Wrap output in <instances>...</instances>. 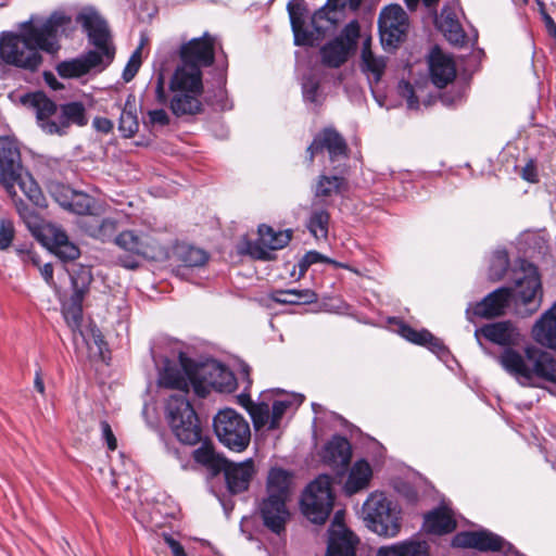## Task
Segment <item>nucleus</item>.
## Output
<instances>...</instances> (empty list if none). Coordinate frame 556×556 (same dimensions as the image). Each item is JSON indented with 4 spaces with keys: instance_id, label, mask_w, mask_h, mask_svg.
Here are the masks:
<instances>
[{
    "instance_id": "nucleus-1",
    "label": "nucleus",
    "mask_w": 556,
    "mask_h": 556,
    "mask_svg": "<svg viewBox=\"0 0 556 556\" xmlns=\"http://www.w3.org/2000/svg\"><path fill=\"white\" fill-rule=\"evenodd\" d=\"M72 30V17L55 11L46 18L31 16L20 25V31L0 34V62L30 73L43 63L41 52L56 55L61 38Z\"/></svg>"
},
{
    "instance_id": "nucleus-2",
    "label": "nucleus",
    "mask_w": 556,
    "mask_h": 556,
    "mask_svg": "<svg viewBox=\"0 0 556 556\" xmlns=\"http://www.w3.org/2000/svg\"><path fill=\"white\" fill-rule=\"evenodd\" d=\"M516 291L509 288H498L489 293L471 308L467 314L481 318H495L505 314L511 300H514L518 313L529 316L535 313L542 303L543 290L538 268L525 258H518L515 264Z\"/></svg>"
},
{
    "instance_id": "nucleus-3",
    "label": "nucleus",
    "mask_w": 556,
    "mask_h": 556,
    "mask_svg": "<svg viewBox=\"0 0 556 556\" xmlns=\"http://www.w3.org/2000/svg\"><path fill=\"white\" fill-rule=\"evenodd\" d=\"M497 362L522 387L540 388L542 381L556 384V358L541 346L504 349Z\"/></svg>"
},
{
    "instance_id": "nucleus-4",
    "label": "nucleus",
    "mask_w": 556,
    "mask_h": 556,
    "mask_svg": "<svg viewBox=\"0 0 556 556\" xmlns=\"http://www.w3.org/2000/svg\"><path fill=\"white\" fill-rule=\"evenodd\" d=\"M292 476L282 468H271L266 479L265 495L257 502V514L273 533H285L291 514L287 503L291 497Z\"/></svg>"
},
{
    "instance_id": "nucleus-5",
    "label": "nucleus",
    "mask_w": 556,
    "mask_h": 556,
    "mask_svg": "<svg viewBox=\"0 0 556 556\" xmlns=\"http://www.w3.org/2000/svg\"><path fill=\"white\" fill-rule=\"evenodd\" d=\"M0 184L7 192L16 195L15 186L35 204H40L41 190L35 179L24 170L18 143L10 137L0 138Z\"/></svg>"
},
{
    "instance_id": "nucleus-6",
    "label": "nucleus",
    "mask_w": 556,
    "mask_h": 556,
    "mask_svg": "<svg viewBox=\"0 0 556 556\" xmlns=\"http://www.w3.org/2000/svg\"><path fill=\"white\" fill-rule=\"evenodd\" d=\"M215 39L205 33L200 38H193L181 45L179 56L181 65L175 71V84L180 86L188 78L191 85L199 86V78L202 79V66H211L215 59Z\"/></svg>"
},
{
    "instance_id": "nucleus-7",
    "label": "nucleus",
    "mask_w": 556,
    "mask_h": 556,
    "mask_svg": "<svg viewBox=\"0 0 556 556\" xmlns=\"http://www.w3.org/2000/svg\"><path fill=\"white\" fill-rule=\"evenodd\" d=\"M363 513L367 527L378 535L392 538L400 532V510L383 493H371Z\"/></svg>"
},
{
    "instance_id": "nucleus-8",
    "label": "nucleus",
    "mask_w": 556,
    "mask_h": 556,
    "mask_svg": "<svg viewBox=\"0 0 556 556\" xmlns=\"http://www.w3.org/2000/svg\"><path fill=\"white\" fill-rule=\"evenodd\" d=\"M166 417L181 443L194 445L201 441L199 419L187 397L170 395L166 403Z\"/></svg>"
},
{
    "instance_id": "nucleus-9",
    "label": "nucleus",
    "mask_w": 556,
    "mask_h": 556,
    "mask_svg": "<svg viewBox=\"0 0 556 556\" xmlns=\"http://www.w3.org/2000/svg\"><path fill=\"white\" fill-rule=\"evenodd\" d=\"M213 428L218 441L230 451L240 453L250 444V425L232 408L219 410L214 417Z\"/></svg>"
},
{
    "instance_id": "nucleus-10",
    "label": "nucleus",
    "mask_w": 556,
    "mask_h": 556,
    "mask_svg": "<svg viewBox=\"0 0 556 556\" xmlns=\"http://www.w3.org/2000/svg\"><path fill=\"white\" fill-rule=\"evenodd\" d=\"M332 506L331 479L327 475H320L307 485L302 495V513L313 523L323 525L328 519Z\"/></svg>"
},
{
    "instance_id": "nucleus-11",
    "label": "nucleus",
    "mask_w": 556,
    "mask_h": 556,
    "mask_svg": "<svg viewBox=\"0 0 556 556\" xmlns=\"http://www.w3.org/2000/svg\"><path fill=\"white\" fill-rule=\"evenodd\" d=\"M73 293L68 304L63 306V317L76 340L83 323V302L93 280L90 266H79L70 274Z\"/></svg>"
},
{
    "instance_id": "nucleus-12",
    "label": "nucleus",
    "mask_w": 556,
    "mask_h": 556,
    "mask_svg": "<svg viewBox=\"0 0 556 556\" xmlns=\"http://www.w3.org/2000/svg\"><path fill=\"white\" fill-rule=\"evenodd\" d=\"M87 33L89 42L94 46L93 52L100 55L102 62L109 65L115 55L111 33L106 21L93 9H84L76 17Z\"/></svg>"
},
{
    "instance_id": "nucleus-13",
    "label": "nucleus",
    "mask_w": 556,
    "mask_h": 556,
    "mask_svg": "<svg viewBox=\"0 0 556 556\" xmlns=\"http://www.w3.org/2000/svg\"><path fill=\"white\" fill-rule=\"evenodd\" d=\"M198 376L200 381L194 383V393L200 397H205L212 388L219 392H232L237 386L233 374L219 364L199 365Z\"/></svg>"
},
{
    "instance_id": "nucleus-14",
    "label": "nucleus",
    "mask_w": 556,
    "mask_h": 556,
    "mask_svg": "<svg viewBox=\"0 0 556 556\" xmlns=\"http://www.w3.org/2000/svg\"><path fill=\"white\" fill-rule=\"evenodd\" d=\"M408 17L399 4L386 7L379 15L381 42L388 47H396L406 36Z\"/></svg>"
},
{
    "instance_id": "nucleus-15",
    "label": "nucleus",
    "mask_w": 556,
    "mask_h": 556,
    "mask_svg": "<svg viewBox=\"0 0 556 556\" xmlns=\"http://www.w3.org/2000/svg\"><path fill=\"white\" fill-rule=\"evenodd\" d=\"M169 88L175 92L170 100V110L176 116L193 115L201 111L202 103L199 97L203 92L202 79L199 78V86L197 85V87L191 85V80L188 78H186L185 83L180 86H176L174 74L170 79Z\"/></svg>"
},
{
    "instance_id": "nucleus-16",
    "label": "nucleus",
    "mask_w": 556,
    "mask_h": 556,
    "mask_svg": "<svg viewBox=\"0 0 556 556\" xmlns=\"http://www.w3.org/2000/svg\"><path fill=\"white\" fill-rule=\"evenodd\" d=\"M195 381H200L198 366L186 368L170 362L165 363L157 377L159 387L176 390L177 393L174 395H182L184 397H187L190 386L194 389Z\"/></svg>"
},
{
    "instance_id": "nucleus-17",
    "label": "nucleus",
    "mask_w": 556,
    "mask_h": 556,
    "mask_svg": "<svg viewBox=\"0 0 556 556\" xmlns=\"http://www.w3.org/2000/svg\"><path fill=\"white\" fill-rule=\"evenodd\" d=\"M18 213L28 230L40 243H71L64 229L56 224L40 218L27 207H18Z\"/></svg>"
},
{
    "instance_id": "nucleus-18",
    "label": "nucleus",
    "mask_w": 556,
    "mask_h": 556,
    "mask_svg": "<svg viewBox=\"0 0 556 556\" xmlns=\"http://www.w3.org/2000/svg\"><path fill=\"white\" fill-rule=\"evenodd\" d=\"M327 151L331 161L340 156H346L348 144L345 139L332 127H326L320 130L307 147V163L311 166L314 163L315 155Z\"/></svg>"
},
{
    "instance_id": "nucleus-19",
    "label": "nucleus",
    "mask_w": 556,
    "mask_h": 556,
    "mask_svg": "<svg viewBox=\"0 0 556 556\" xmlns=\"http://www.w3.org/2000/svg\"><path fill=\"white\" fill-rule=\"evenodd\" d=\"M341 513L334 515V519L328 530L329 539L326 556H355L358 539L341 522Z\"/></svg>"
},
{
    "instance_id": "nucleus-20",
    "label": "nucleus",
    "mask_w": 556,
    "mask_h": 556,
    "mask_svg": "<svg viewBox=\"0 0 556 556\" xmlns=\"http://www.w3.org/2000/svg\"><path fill=\"white\" fill-rule=\"evenodd\" d=\"M291 405L292 403L289 400L274 401L271 407L265 402L256 403L255 406L250 408V416L254 428L256 430L263 428L275 430L279 428L282 416Z\"/></svg>"
},
{
    "instance_id": "nucleus-21",
    "label": "nucleus",
    "mask_w": 556,
    "mask_h": 556,
    "mask_svg": "<svg viewBox=\"0 0 556 556\" xmlns=\"http://www.w3.org/2000/svg\"><path fill=\"white\" fill-rule=\"evenodd\" d=\"M506 541L490 531H468L457 533L453 539V546L476 548L481 552H498L504 549Z\"/></svg>"
},
{
    "instance_id": "nucleus-22",
    "label": "nucleus",
    "mask_w": 556,
    "mask_h": 556,
    "mask_svg": "<svg viewBox=\"0 0 556 556\" xmlns=\"http://www.w3.org/2000/svg\"><path fill=\"white\" fill-rule=\"evenodd\" d=\"M479 336L494 344L504 346V349L518 345L521 341L519 329L509 320L484 325L476 330V337Z\"/></svg>"
},
{
    "instance_id": "nucleus-23",
    "label": "nucleus",
    "mask_w": 556,
    "mask_h": 556,
    "mask_svg": "<svg viewBox=\"0 0 556 556\" xmlns=\"http://www.w3.org/2000/svg\"><path fill=\"white\" fill-rule=\"evenodd\" d=\"M224 472L226 485L231 494H238L249 489L250 482L255 475L254 463L251 458L233 463L227 459L222 468Z\"/></svg>"
},
{
    "instance_id": "nucleus-24",
    "label": "nucleus",
    "mask_w": 556,
    "mask_h": 556,
    "mask_svg": "<svg viewBox=\"0 0 556 556\" xmlns=\"http://www.w3.org/2000/svg\"><path fill=\"white\" fill-rule=\"evenodd\" d=\"M88 123L86 110L80 102H71L60 106L58 121L45 124L43 131L48 135H64L71 124L85 126Z\"/></svg>"
},
{
    "instance_id": "nucleus-25",
    "label": "nucleus",
    "mask_w": 556,
    "mask_h": 556,
    "mask_svg": "<svg viewBox=\"0 0 556 556\" xmlns=\"http://www.w3.org/2000/svg\"><path fill=\"white\" fill-rule=\"evenodd\" d=\"M428 64L430 79L435 87L444 88L455 79L456 66L453 59L439 48L431 50Z\"/></svg>"
},
{
    "instance_id": "nucleus-26",
    "label": "nucleus",
    "mask_w": 556,
    "mask_h": 556,
    "mask_svg": "<svg viewBox=\"0 0 556 556\" xmlns=\"http://www.w3.org/2000/svg\"><path fill=\"white\" fill-rule=\"evenodd\" d=\"M531 337L539 345L556 351V302L533 324Z\"/></svg>"
},
{
    "instance_id": "nucleus-27",
    "label": "nucleus",
    "mask_w": 556,
    "mask_h": 556,
    "mask_svg": "<svg viewBox=\"0 0 556 556\" xmlns=\"http://www.w3.org/2000/svg\"><path fill=\"white\" fill-rule=\"evenodd\" d=\"M352 447L348 439L336 435L324 447L323 460L338 472H343L350 465Z\"/></svg>"
},
{
    "instance_id": "nucleus-28",
    "label": "nucleus",
    "mask_w": 556,
    "mask_h": 556,
    "mask_svg": "<svg viewBox=\"0 0 556 556\" xmlns=\"http://www.w3.org/2000/svg\"><path fill=\"white\" fill-rule=\"evenodd\" d=\"M106 66L108 65L102 62L98 53L88 51L80 58L60 62L55 70L62 78H77L86 75L92 68H104Z\"/></svg>"
},
{
    "instance_id": "nucleus-29",
    "label": "nucleus",
    "mask_w": 556,
    "mask_h": 556,
    "mask_svg": "<svg viewBox=\"0 0 556 556\" xmlns=\"http://www.w3.org/2000/svg\"><path fill=\"white\" fill-rule=\"evenodd\" d=\"M22 103L34 110L39 127L43 130L45 124L58 121V106L43 92L38 91L22 97Z\"/></svg>"
},
{
    "instance_id": "nucleus-30",
    "label": "nucleus",
    "mask_w": 556,
    "mask_h": 556,
    "mask_svg": "<svg viewBox=\"0 0 556 556\" xmlns=\"http://www.w3.org/2000/svg\"><path fill=\"white\" fill-rule=\"evenodd\" d=\"M154 245H118L119 252L116 255L117 264L121 266L135 269L139 267L142 261H156L160 255L152 251Z\"/></svg>"
},
{
    "instance_id": "nucleus-31",
    "label": "nucleus",
    "mask_w": 556,
    "mask_h": 556,
    "mask_svg": "<svg viewBox=\"0 0 556 556\" xmlns=\"http://www.w3.org/2000/svg\"><path fill=\"white\" fill-rule=\"evenodd\" d=\"M312 26L316 36L313 31L304 29V26L292 29L294 43L296 46H313L315 40H317L319 36L325 35V33L332 26V21L327 17V13L325 11L320 10L315 12L312 16Z\"/></svg>"
},
{
    "instance_id": "nucleus-32",
    "label": "nucleus",
    "mask_w": 556,
    "mask_h": 556,
    "mask_svg": "<svg viewBox=\"0 0 556 556\" xmlns=\"http://www.w3.org/2000/svg\"><path fill=\"white\" fill-rule=\"evenodd\" d=\"M138 108L137 99L134 93H129L125 103L118 105L121 110L118 130L124 138H131L139 130Z\"/></svg>"
},
{
    "instance_id": "nucleus-33",
    "label": "nucleus",
    "mask_w": 556,
    "mask_h": 556,
    "mask_svg": "<svg viewBox=\"0 0 556 556\" xmlns=\"http://www.w3.org/2000/svg\"><path fill=\"white\" fill-rule=\"evenodd\" d=\"M377 556H429L426 541L408 540L378 549Z\"/></svg>"
},
{
    "instance_id": "nucleus-34",
    "label": "nucleus",
    "mask_w": 556,
    "mask_h": 556,
    "mask_svg": "<svg viewBox=\"0 0 556 556\" xmlns=\"http://www.w3.org/2000/svg\"><path fill=\"white\" fill-rule=\"evenodd\" d=\"M372 471L370 465L364 460H357L351 468L348 480L344 484V491L353 495L368 486Z\"/></svg>"
},
{
    "instance_id": "nucleus-35",
    "label": "nucleus",
    "mask_w": 556,
    "mask_h": 556,
    "mask_svg": "<svg viewBox=\"0 0 556 556\" xmlns=\"http://www.w3.org/2000/svg\"><path fill=\"white\" fill-rule=\"evenodd\" d=\"M456 521L448 510L439 508L430 511L425 517L424 529L432 534H445L454 531Z\"/></svg>"
},
{
    "instance_id": "nucleus-36",
    "label": "nucleus",
    "mask_w": 556,
    "mask_h": 556,
    "mask_svg": "<svg viewBox=\"0 0 556 556\" xmlns=\"http://www.w3.org/2000/svg\"><path fill=\"white\" fill-rule=\"evenodd\" d=\"M387 59L382 55H376L372 51H362L361 70L366 74L370 88L377 85L386 71Z\"/></svg>"
},
{
    "instance_id": "nucleus-37",
    "label": "nucleus",
    "mask_w": 556,
    "mask_h": 556,
    "mask_svg": "<svg viewBox=\"0 0 556 556\" xmlns=\"http://www.w3.org/2000/svg\"><path fill=\"white\" fill-rule=\"evenodd\" d=\"M348 188L345 178L341 176L320 175L317 178L314 195L326 201L329 198L341 194Z\"/></svg>"
},
{
    "instance_id": "nucleus-38",
    "label": "nucleus",
    "mask_w": 556,
    "mask_h": 556,
    "mask_svg": "<svg viewBox=\"0 0 556 556\" xmlns=\"http://www.w3.org/2000/svg\"><path fill=\"white\" fill-rule=\"evenodd\" d=\"M351 51L341 39H333L321 47L320 55L324 65L338 68L348 61Z\"/></svg>"
},
{
    "instance_id": "nucleus-39",
    "label": "nucleus",
    "mask_w": 556,
    "mask_h": 556,
    "mask_svg": "<svg viewBox=\"0 0 556 556\" xmlns=\"http://www.w3.org/2000/svg\"><path fill=\"white\" fill-rule=\"evenodd\" d=\"M439 28L444 33L448 41L455 45L464 42L465 35L453 11L443 9L439 17Z\"/></svg>"
},
{
    "instance_id": "nucleus-40",
    "label": "nucleus",
    "mask_w": 556,
    "mask_h": 556,
    "mask_svg": "<svg viewBox=\"0 0 556 556\" xmlns=\"http://www.w3.org/2000/svg\"><path fill=\"white\" fill-rule=\"evenodd\" d=\"M193 459L206 468H208L213 475L222 472L223 466H225L227 458L216 454L212 445L203 443L200 447L194 450Z\"/></svg>"
},
{
    "instance_id": "nucleus-41",
    "label": "nucleus",
    "mask_w": 556,
    "mask_h": 556,
    "mask_svg": "<svg viewBox=\"0 0 556 556\" xmlns=\"http://www.w3.org/2000/svg\"><path fill=\"white\" fill-rule=\"evenodd\" d=\"M270 299L279 304H300L315 302L317 300V295L309 289H289L271 292Z\"/></svg>"
},
{
    "instance_id": "nucleus-42",
    "label": "nucleus",
    "mask_w": 556,
    "mask_h": 556,
    "mask_svg": "<svg viewBox=\"0 0 556 556\" xmlns=\"http://www.w3.org/2000/svg\"><path fill=\"white\" fill-rule=\"evenodd\" d=\"M285 245H238L237 254L243 257H250L254 261H273L276 258L275 252Z\"/></svg>"
},
{
    "instance_id": "nucleus-43",
    "label": "nucleus",
    "mask_w": 556,
    "mask_h": 556,
    "mask_svg": "<svg viewBox=\"0 0 556 556\" xmlns=\"http://www.w3.org/2000/svg\"><path fill=\"white\" fill-rule=\"evenodd\" d=\"M258 239L255 243H289L292 240V230L276 231L271 226L261 224L257 228ZM243 243H253L245 239Z\"/></svg>"
},
{
    "instance_id": "nucleus-44",
    "label": "nucleus",
    "mask_w": 556,
    "mask_h": 556,
    "mask_svg": "<svg viewBox=\"0 0 556 556\" xmlns=\"http://www.w3.org/2000/svg\"><path fill=\"white\" fill-rule=\"evenodd\" d=\"M181 262L189 267L202 266L206 263L207 252L199 245H176Z\"/></svg>"
},
{
    "instance_id": "nucleus-45",
    "label": "nucleus",
    "mask_w": 556,
    "mask_h": 556,
    "mask_svg": "<svg viewBox=\"0 0 556 556\" xmlns=\"http://www.w3.org/2000/svg\"><path fill=\"white\" fill-rule=\"evenodd\" d=\"M400 333L403 338L416 344L429 345L433 348H439L441 345L440 342L428 330L418 331L408 325H402Z\"/></svg>"
},
{
    "instance_id": "nucleus-46",
    "label": "nucleus",
    "mask_w": 556,
    "mask_h": 556,
    "mask_svg": "<svg viewBox=\"0 0 556 556\" xmlns=\"http://www.w3.org/2000/svg\"><path fill=\"white\" fill-rule=\"evenodd\" d=\"M78 336L83 338L86 345L92 350L94 345L99 357L104 358V351H106V342L102 336V332L96 325H90L85 330H79Z\"/></svg>"
},
{
    "instance_id": "nucleus-47",
    "label": "nucleus",
    "mask_w": 556,
    "mask_h": 556,
    "mask_svg": "<svg viewBox=\"0 0 556 556\" xmlns=\"http://www.w3.org/2000/svg\"><path fill=\"white\" fill-rule=\"evenodd\" d=\"M329 214L325 210L315 211L308 222V229L316 240L327 239Z\"/></svg>"
},
{
    "instance_id": "nucleus-48",
    "label": "nucleus",
    "mask_w": 556,
    "mask_h": 556,
    "mask_svg": "<svg viewBox=\"0 0 556 556\" xmlns=\"http://www.w3.org/2000/svg\"><path fill=\"white\" fill-rule=\"evenodd\" d=\"M33 245L28 247L27 249L18 248L16 249V253L22 256L23 261L27 262L30 261L35 266H37L40 270V274L45 281L48 285L53 283V267L51 263H46L43 266H40V260L37 255V253L31 249Z\"/></svg>"
},
{
    "instance_id": "nucleus-49",
    "label": "nucleus",
    "mask_w": 556,
    "mask_h": 556,
    "mask_svg": "<svg viewBox=\"0 0 556 556\" xmlns=\"http://www.w3.org/2000/svg\"><path fill=\"white\" fill-rule=\"evenodd\" d=\"M319 262L329 263V264H332V265H334L337 267L349 268L348 265L339 263V262L333 261L331 258H328V257L324 256L323 254H320L317 251H308L305 255H303L301 257V260L298 263L299 275H298L296 279H300L301 277H303L305 275V273L307 271V269L309 268L311 265H313L315 263H319Z\"/></svg>"
},
{
    "instance_id": "nucleus-50",
    "label": "nucleus",
    "mask_w": 556,
    "mask_h": 556,
    "mask_svg": "<svg viewBox=\"0 0 556 556\" xmlns=\"http://www.w3.org/2000/svg\"><path fill=\"white\" fill-rule=\"evenodd\" d=\"M48 253L58 257L62 263L74 262L81 252L79 245H43Z\"/></svg>"
},
{
    "instance_id": "nucleus-51",
    "label": "nucleus",
    "mask_w": 556,
    "mask_h": 556,
    "mask_svg": "<svg viewBox=\"0 0 556 556\" xmlns=\"http://www.w3.org/2000/svg\"><path fill=\"white\" fill-rule=\"evenodd\" d=\"M358 37L359 24L354 20L344 26L341 34L336 39L344 41V46L348 47L350 51H353L356 48Z\"/></svg>"
},
{
    "instance_id": "nucleus-52",
    "label": "nucleus",
    "mask_w": 556,
    "mask_h": 556,
    "mask_svg": "<svg viewBox=\"0 0 556 556\" xmlns=\"http://www.w3.org/2000/svg\"><path fill=\"white\" fill-rule=\"evenodd\" d=\"M509 266L508 254L505 251H498L492 260L491 274L494 278L501 279Z\"/></svg>"
},
{
    "instance_id": "nucleus-53",
    "label": "nucleus",
    "mask_w": 556,
    "mask_h": 556,
    "mask_svg": "<svg viewBox=\"0 0 556 556\" xmlns=\"http://www.w3.org/2000/svg\"><path fill=\"white\" fill-rule=\"evenodd\" d=\"M140 65H141V48L139 47L134 51L130 59L128 60V62L124 68V72H123V79L126 83L130 81L138 73Z\"/></svg>"
},
{
    "instance_id": "nucleus-54",
    "label": "nucleus",
    "mask_w": 556,
    "mask_h": 556,
    "mask_svg": "<svg viewBox=\"0 0 556 556\" xmlns=\"http://www.w3.org/2000/svg\"><path fill=\"white\" fill-rule=\"evenodd\" d=\"M304 11H305V9L301 2H298L295 4H293V3L288 4V12H289L292 29L301 28L304 26V24H305Z\"/></svg>"
},
{
    "instance_id": "nucleus-55",
    "label": "nucleus",
    "mask_w": 556,
    "mask_h": 556,
    "mask_svg": "<svg viewBox=\"0 0 556 556\" xmlns=\"http://www.w3.org/2000/svg\"><path fill=\"white\" fill-rule=\"evenodd\" d=\"M399 92L403 98L406 99L408 109L418 108V99L415 96L413 86L408 81L402 80L399 83Z\"/></svg>"
},
{
    "instance_id": "nucleus-56",
    "label": "nucleus",
    "mask_w": 556,
    "mask_h": 556,
    "mask_svg": "<svg viewBox=\"0 0 556 556\" xmlns=\"http://www.w3.org/2000/svg\"><path fill=\"white\" fill-rule=\"evenodd\" d=\"M15 229L13 222L2 218L0 220V243H11L14 239Z\"/></svg>"
},
{
    "instance_id": "nucleus-57",
    "label": "nucleus",
    "mask_w": 556,
    "mask_h": 556,
    "mask_svg": "<svg viewBox=\"0 0 556 556\" xmlns=\"http://www.w3.org/2000/svg\"><path fill=\"white\" fill-rule=\"evenodd\" d=\"M546 241H548V236L544 229L527 230L521 235V243H542Z\"/></svg>"
},
{
    "instance_id": "nucleus-58",
    "label": "nucleus",
    "mask_w": 556,
    "mask_h": 556,
    "mask_svg": "<svg viewBox=\"0 0 556 556\" xmlns=\"http://www.w3.org/2000/svg\"><path fill=\"white\" fill-rule=\"evenodd\" d=\"M100 427L102 431V437L105 440L109 450L114 451L117 447V441L110 424L106 420H102L100 422Z\"/></svg>"
},
{
    "instance_id": "nucleus-59",
    "label": "nucleus",
    "mask_w": 556,
    "mask_h": 556,
    "mask_svg": "<svg viewBox=\"0 0 556 556\" xmlns=\"http://www.w3.org/2000/svg\"><path fill=\"white\" fill-rule=\"evenodd\" d=\"M319 85L316 81L308 80L303 85V97L306 101L318 103Z\"/></svg>"
},
{
    "instance_id": "nucleus-60",
    "label": "nucleus",
    "mask_w": 556,
    "mask_h": 556,
    "mask_svg": "<svg viewBox=\"0 0 556 556\" xmlns=\"http://www.w3.org/2000/svg\"><path fill=\"white\" fill-rule=\"evenodd\" d=\"M149 121L152 125L165 126L169 123V117L165 110H152L149 112Z\"/></svg>"
},
{
    "instance_id": "nucleus-61",
    "label": "nucleus",
    "mask_w": 556,
    "mask_h": 556,
    "mask_svg": "<svg viewBox=\"0 0 556 556\" xmlns=\"http://www.w3.org/2000/svg\"><path fill=\"white\" fill-rule=\"evenodd\" d=\"M155 99L161 104H165L167 102V94L165 91V78L163 73H159L156 78Z\"/></svg>"
},
{
    "instance_id": "nucleus-62",
    "label": "nucleus",
    "mask_w": 556,
    "mask_h": 556,
    "mask_svg": "<svg viewBox=\"0 0 556 556\" xmlns=\"http://www.w3.org/2000/svg\"><path fill=\"white\" fill-rule=\"evenodd\" d=\"M163 539L167 546L170 548L173 556H188L184 546L172 535L164 533Z\"/></svg>"
},
{
    "instance_id": "nucleus-63",
    "label": "nucleus",
    "mask_w": 556,
    "mask_h": 556,
    "mask_svg": "<svg viewBox=\"0 0 556 556\" xmlns=\"http://www.w3.org/2000/svg\"><path fill=\"white\" fill-rule=\"evenodd\" d=\"M93 127L103 134H109L113 130V122L106 117H96L92 122Z\"/></svg>"
},
{
    "instance_id": "nucleus-64",
    "label": "nucleus",
    "mask_w": 556,
    "mask_h": 556,
    "mask_svg": "<svg viewBox=\"0 0 556 556\" xmlns=\"http://www.w3.org/2000/svg\"><path fill=\"white\" fill-rule=\"evenodd\" d=\"M521 177L529 181V182H535L538 180L536 178V169L533 161H530L521 172Z\"/></svg>"
}]
</instances>
